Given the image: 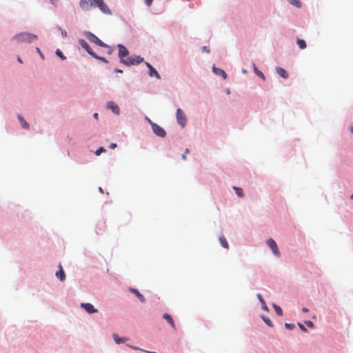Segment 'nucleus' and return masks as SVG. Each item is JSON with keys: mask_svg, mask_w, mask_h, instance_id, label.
I'll return each mask as SVG.
<instances>
[{"mask_svg": "<svg viewBox=\"0 0 353 353\" xmlns=\"http://www.w3.org/2000/svg\"><path fill=\"white\" fill-rule=\"evenodd\" d=\"M59 270L56 272V276L62 281L65 279V273L61 263L59 264Z\"/></svg>", "mask_w": 353, "mask_h": 353, "instance_id": "obj_13", "label": "nucleus"}, {"mask_svg": "<svg viewBox=\"0 0 353 353\" xmlns=\"http://www.w3.org/2000/svg\"><path fill=\"white\" fill-rule=\"evenodd\" d=\"M99 192H101V193H103V189H102L101 187H99Z\"/></svg>", "mask_w": 353, "mask_h": 353, "instance_id": "obj_43", "label": "nucleus"}, {"mask_svg": "<svg viewBox=\"0 0 353 353\" xmlns=\"http://www.w3.org/2000/svg\"><path fill=\"white\" fill-rule=\"evenodd\" d=\"M263 319L264 321V322L269 326V327H272L273 325L270 321V319L269 318H267V317H263Z\"/></svg>", "mask_w": 353, "mask_h": 353, "instance_id": "obj_27", "label": "nucleus"}, {"mask_svg": "<svg viewBox=\"0 0 353 353\" xmlns=\"http://www.w3.org/2000/svg\"><path fill=\"white\" fill-rule=\"evenodd\" d=\"M267 245L270 247V248L272 250V252L276 256H280L281 254L278 249L277 245L276 242L272 239H269L266 241Z\"/></svg>", "mask_w": 353, "mask_h": 353, "instance_id": "obj_7", "label": "nucleus"}, {"mask_svg": "<svg viewBox=\"0 0 353 353\" xmlns=\"http://www.w3.org/2000/svg\"><path fill=\"white\" fill-rule=\"evenodd\" d=\"M117 46L119 48L118 56L120 59V61L126 66L137 65L143 61V58L140 56L127 57L129 54L128 50L121 44H119Z\"/></svg>", "mask_w": 353, "mask_h": 353, "instance_id": "obj_1", "label": "nucleus"}, {"mask_svg": "<svg viewBox=\"0 0 353 353\" xmlns=\"http://www.w3.org/2000/svg\"><path fill=\"white\" fill-rule=\"evenodd\" d=\"M219 241H220L221 245L223 248H228V247H229L228 243L223 236H221L219 237Z\"/></svg>", "mask_w": 353, "mask_h": 353, "instance_id": "obj_19", "label": "nucleus"}, {"mask_svg": "<svg viewBox=\"0 0 353 353\" xmlns=\"http://www.w3.org/2000/svg\"><path fill=\"white\" fill-rule=\"evenodd\" d=\"M79 5L83 10H90L92 8H99L104 14H112L111 10L103 0H81Z\"/></svg>", "mask_w": 353, "mask_h": 353, "instance_id": "obj_2", "label": "nucleus"}, {"mask_svg": "<svg viewBox=\"0 0 353 353\" xmlns=\"http://www.w3.org/2000/svg\"><path fill=\"white\" fill-rule=\"evenodd\" d=\"M146 65L149 69V75L150 77H155L157 79H160V75L158 72L149 63H146Z\"/></svg>", "mask_w": 353, "mask_h": 353, "instance_id": "obj_10", "label": "nucleus"}, {"mask_svg": "<svg viewBox=\"0 0 353 353\" xmlns=\"http://www.w3.org/2000/svg\"><path fill=\"white\" fill-rule=\"evenodd\" d=\"M117 147V144L114 143H112L110 144V148L112 149H114Z\"/></svg>", "mask_w": 353, "mask_h": 353, "instance_id": "obj_38", "label": "nucleus"}, {"mask_svg": "<svg viewBox=\"0 0 353 353\" xmlns=\"http://www.w3.org/2000/svg\"><path fill=\"white\" fill-rule=\"evenodd\" d=\"M80 46L86 50V52L90 54L91 56H95V53L92 51V48L90 47L89 44L83 39H80L79 41Z\"/></svg>", "mask_w": 353, "mask_h": 353, "instance_id": "obj_8", "label": "nucleus"}, {"mask_svg": "<svg viewBox=\"0 0 353 353\" xmlns=\"http://www.w3.org/2000/svg\"><path fill=\"white\" fill-rule=\"evenodd\" d=\"M112 337L117 344H120L121 343H124L125 341H126V339L120 338L117 334H113Z\"/></svg>", "mask_w": 353, "mask_h": 353, "instance_id": "obj_17", "label": "nucleus"}, {"mask_svg": "<svg viewBox=\"0 0 353 353\" xmlns=\"http://www.w3.org/2000/svg\"><path fill=\"white\" fill-rule=\"evenodd\" d=\"M276 70L277 74L282 78L287 79L288 77V74L283 68L278 67L276 68Z\"/></svg>", "mask_w": 353, "mask_h": 353, "instance_id": "obj_15", "label": "nucleus"}, {"mask_svg": "<svg viewBox=\"0 0 353 353\" xmlns=\"http://www.w3.org/2000/svg\"><path fill=\"white\" fill-rule=\"evenodd\" d=\"M273 307H274L275 312L276 313L277 315L281 316H283V311L279 306H278L276 304H273Z\"/></svg>", "mask_w": 353, "mask_h": 353, "instance_id": "obj_21", "label": "nucleus"}, {"mask_svg": "<svg viewBox=\"0 0 353 353\" xmlns=\"http://www.w3.org/2000/svg\"><path fill=\"white\" fill-rule=\"evenodd\" d=\"M36 50H37V52H38V54H40L41 57L42 59H44V57H43V55L42 52H41V50H40L39 48H36Z\"/></svg>", "mask_w": 353, "mask_h": 353, "instance_id": "obj_32", "label": "nucleus"}, {"mask_svg": "<svg viewBox=\"0 0 353 353\" xmlns=\"http://www.w3.org/2000/svg\"><path fill=\"white\" fill-rule=\"evenodd\" d=\"M108 108L111 109L112 111L116 114H119V106L115 104L114 102L112 101H110L108 103Z\"/></svg>", "mask_w": 353, "mask_h": 353, "instance_id": "obj_12", "label": "nucleus"}, {"mask_svg": "<svg viewBox=\"0 0 353 353\" xmlns=\"http://www.w3.org/2000/svg\"><path fill=\"white\" fill-rule=\"evenodd\" d=\"M163 318L170 324L173 330H176L175 324L172 317L167 313L163 314Z\"/></svg>", "mask_w": 353, "mask_h": 353, "instance_id": "obj_11", "label": "nucleus"}, {"mask_svg": "<svg viewBox=\"0 0 353 353\" xmlns=\"http://www.w3.org/2000/svg\"><path fill=\"white\" fill-rule=\"evenodd\" d=\"M56 54L62 60H65L66 59V57L63 55V54L62 53V52L59 50V49H57L56 50Z\"/></svg>", "mask_w": 353, "mask_h": 353, "instance_id": "obj_25", "label": "nucleus"}, {"mask_svg": "<svg viewBox=\"0 0 353 353\" xmlns=\"http://www.w3.org/2000/svg\"><path fill=\"white\" fill-rule=\"evenodd\" d=\"M213 70L216 74L222 76L224 79L227 78V74L224 70L219 68H216L215 67H213Z\"/></svg>", "mask_w": 353, "mask_h": 353, "instance_id": "obj_16", "label": "nucleus"}, {"mask_svg": "<svg viewBox=\"0 0 353 353\" xmlns=\"http://www.w3.org/2000/svg\"><path fill=\"white\" fill-rule=\"evenodd\" d=\"M202 50H203V52H208V53L210 52L209 49L206 46H203L202 48Z\"/></svg>", "mask_w": 353, "mask_h": 353, "instance_id": "obj_36", "label": "nucleus"}, {"mask_svg": "<svg viewBox=\"0 0 353 353\" xmlns=\"http://www.w3.org/2000/svg\"><path fill=\"white\" fill-rule=\"evenodd\" d=\"M130 292L136 295V296L139 299V301L142 303L145 301L144 296L138 291V290L134 288H131Z\"/></svg>", "mask_w": 353, "mask_h": 353, "instance_id": "obj_14", "label": "nucleus"}, {"mask_svg": "<svg viewBox=\"0 0 353 353\" xmlns=\"http://www.w3.org/2000/svg\"><path fill=\"white\" fill-rule=\"evenodd\" d=\"M81 307L82 308L85 309V310L88 313H89V314H92V313H95V312H97V309H95V308L94 307V306H93L92 304L88 303H82L81 304Z\"/></svg>", "mask_w": 353, "mask_h": 353, "instance_id": "obj_9", "label": "nucleus"}, {"mask_svg": "<svg viewBox=\"0 0 353 353\" xmlns=\"http://www.w3.org/2000/svg\"><path fill=\"white\" fill-rule=\"evenodd\" d=\"M105 151V148H103V147H100L96 151H95V154L97 156H99L100 155L102 152H104Z\"/></svg>", "mask_w": 353, "mask_h": 353, "instance_id": "obj_26", "label": "nucleus"}, {"mask_svg": "<svg viewBox=\"0 0 353 353\" xmlns=\"http://www.w3.org/2000/svg\"><path fill=\"white\" fill-rule=\"evenodd\" d=\"M261 307H262V309L265 310V311H268V307L265 303V301H262L261 303Z\"/></svg>", "mask_w": 353, "mask_h": 353, "instance_id": "obj_30", "label": "nucleus"}, {"mask_svg": "<svg viewBox=\"0 0 353 353\" xmlns=\"http://www.w3.org/2000/svg\"><path fill=\"white\" fill-rule=\"evenodd\" d=\"M300 329L303 332H307V329L301 323H299Z\"/></svg>", "mask_w": 353, "mask_h": 353, "instance_id": "obj_33", "label": "nucleus"}, {"mask_svg": "<svg viewBox=\"0 0 353 353\" xmlns=\"http://www.w3.org/2000/svg\"><path fill=\"white\" fill-rule=\"evenodd\" d=\"M61 34L63 37H65L67 36V32L65 30H61Z\"/></svg>", "mask_w": 353, "mask_h": 353, "instance_id": "obj_37", "label": "nucleus"}, {"mask_svg": "<svg viewBox=\"0 0 353 353\" xmlns=\"http://www.w3.org/2000/svg\"><path fill=\"white\" fill-rule=\"evenodd\" d=\"M254 70L258 77H261L263 80H265V76L261 71L259 70L256 67H254Z\"/></svg>", "mask_w": 353, "mask_h": 353, "instance_id": "obj_24", "label": "nucleus"}, {"mask_svg": "<svg viewBox=\"0 0 353 353\" xmlns=\"http://www.w3.org/2000/svg\"><path fill=\"white\" fill-rule=\"evenodd\" d=\"M296 43L301 49H305L307 46L305 41L299 38L296 39Z\"/></svg>", "mask_w": 353, "mask_h": 353, "instance_id": "obj_18", "label": "nucleus"}, {"mask_svg": "<svg viewBox=\"0 0 353 353\" xmlns=\"http://www.w3.org/2000/svg\"><path fill=\"white\" fill-rule=\"evenodd\" d=\"M93 57L97 59H99L105 63H108V61L104 58V57H99L97 56L96 54H95V56H93Z\"/></svg>", "mask_w": 353, "mask_h": 353, "instance_id": "obj_29", "label": "nucleus"}, {"mask_svg": "<svg viewBox=\"0 0 353 353\" xmlns=\"http://www.w3.org/2000/svg\"><path fill=\"white\" fill-rule=\"evenodd\" d=\"M144 1H145V4L148 6H150V5L152 4L153 0H144Z\"/></svg>", "mask_w": 353, "mask_h": 353, "instance_id": "obj_34", "label": "nucleus"}, {"mask_svg": "<svg viewBox=\"0 0 353 353\" xmlns=\"http://www.w3.org/2000/svg\"><path fill=\"white\" fill-rule=\"evenodd\" d=\"M115 71H116L117 72H119V73H122V72H123V70H118V69H117Z\"/></svg>", "mask_w": 353, "mask_h": 353, "instance_id": "obj_41", "label": "nucleus"}, {"mask_svg": "<svg viewBox=\"0 0 353 353\" xmlns=\"http://www.w3.org/2000/svg\"><path fill=\"white\" fill-rule=\"evenodd\" d=\"M234 189L235 190V192L236 194L239 196V197H243V189L241 188H238V187H234Z\"/></svg>", "mask_w": 353, "mask_h": 353, "instance_id": "obj_22", "label": "nucleus"}, {"mask_svg": "<svg viewBox=\"0 0 353 353\" xmlns=\"http://www.w3.org/2000/svg\"><path fill=\"white\" fill-rule=\"evenodd\" d=\"M18 119L23 128H29V124L24 120V119L21 116H18Z\"/></svg>", "mask_w": 353, "mask_h": 353, "instance_id": "obj_20", "label": "nucleus"}, {"mask_svg": "<svg viewBox=\"0 0 353 353\" xmlns=\"http://www.w3.org/2000/svg\"><path fill=\"white\" fill-rule=\"evenodd\" d=\"M87 39L91 41L92 43H94L97 44V46H99L101 47L106 48L108 47V45L104 43L102 41H101L96 35L91 32H88L86 34Z\"/></svg>", "mask_w": 353, "mask_h": 353, "instance_id": "obj_6", "label": "nucleus"}, {"mask_svg": "<svg viewBox=\"0 0 353 353\" xmlns=\"http://www.w3.org/2000/svg\"><path fill=\"white\" fill-rule=\"evenodd\" d=\"M285 328H287V329L292 330V329H294V327H295V326H294V324H291V323H285Z\"/></svg>", "mask_w": 353, "mask_h": 353, "instance_id": "obj_28", "label": "nucleus"}, {"mask_svg": "<svg viewBox=\"0 0 353 353\" xmlns=\"http://www.w3.org/2000/svg\"><path fill=\"white\" fill-rule=\"evenodd\" d=\"M182 159H183V160H185V159H186V156H185V154H183L182 155Z\"/></svg>", "mask_w": 353, "mask_h": 353, "instance_id": "obj_42", "label": "nucleus"}, {"mask_svg": "<svg viewBox=\"0 0 353 353\" xmlns=\"http://www.w3.org/2000/svg\"><path fill=\"white\" fill-rule=\"evenodd\" d=\"M93 117H94V119H98V117H99L98 113H94Z\"/></svg>", "mask_w": 353, "mask_h": 353, "instance_id": "obj_40", "label": "nucleus"}, {"mask_svg": "<svg viewBox=\"0 0 353 353\" xmlns=\"http://www.w3.org/2000/svg\"><path fill=\"white\" fill-rule=\"evenodd\" d=\"M177 123L182 127H185L187 123V118L181 109L178 108L176 112Z\"/></svg>", "mask_w": 353, "mask_h": 353, "instance_id": "obj_4", "label": "nucleus"}, {"mask_svg": "<svg viewBox=\"0 0 353 353\" xmlns=\"http://www.w3.org/2000/svg\"><path fill=\"white\" fill-rule=\"evenodd\" d=\"M18 61H19L20 63H21V62H22V61H21V59H20L19 57L18 58Z\"/></svg>", "mask_w": 353, "mask_h": 353, "instance_id": "obj_46", "label": "nucleus"}, {"mask_svg": "<svg viewBox=\"0 0 353 353\" xmlns=\"http://www.w3.org/2000/svg\"><path fill=\"white\" fill-rule=\"evenodd\" d=\"M257 297H258V299H259V301L261 302V303H262V301H265L263 300V299L262 296H261L260 294H257Z\"/></svg>", "mask_w": 353, "mask_h": 353, "instance_id": "obj_35", "label": "nucleus"}, {"mask_svg": "<svg viewBox=\"0 0 353 353\" xmlns=\"http://www.w3.org/2000/svg\"><path fill=\"white\" fill-rule=\"evenodd\" d=\"M350 131H351V132L353 134V126H352V127L350 128Z\"/></svg>", "mask_w": 353, "mask_h": 353, "instance_id": "obj_44", "label": "nucleus"}, {"mask_svg": "<svg viewBox=\"0 0 353 353\" xmlns=\"http://www.w3.org/2000/svg\"><path fill=\"white\" fill-rule=\"evenodd\" d=\"M302 311H303V312H307L309 310H308V309H307V308H306V307H303V308H302Z\"/></svg>", "mask_w": 353, "mask_h": 353, "instance_id": "obj_39", "label": "nucleus"}, {"mask_svg": "<svg viewBox=\"0 0 353 353\" xmlns=\"http://www.w3.org/2000/svg\"><path fill=\"white\" fill-rule=\"evenodd\" d=\"M17 43H32L37 39V36L28 32H22L15 35L13 38Z\"/></svg>", "mask_w": 353, "mask_h": 353, "instance_id": "obj_3", "label": "nucleus"}, {"mask_svg": "<svg viewBox=\"0 0 353 353\" xmlns=\"http://www.w3.org/2000/svg\"><path fill=\"white\" fill-rule=\"evenodd\" d=\"M148 121L151 124L152 130L156 135L161 137H165L166 132L164 130V129L163 128H161V126H159V125H157L154 123H152L149 119H148Z\"/></svg>", "mask_w": 353, "mask_h": 353, "instance_id": "obj_5", "label": "nucleus"}, {"mask_svg": "<svg viewBox=\"0 0 353 353\" xmlns=\"http://www.w3.org/2000/svg\"><path fill=\"white\" fill-rule=\"evenodd\" d=\"M305 324L307 325V326L311 328H313L314 326V323L310 321H305Z\"/></svg>", "mask_w": 353, "mask_h": 353, "instance_id": "obj_31", "label": "nucleus"}, {"mask_svg": "<svg viewBox=\"0 0 353 353\" xmlns=\"http://www.w3.org/2000/svg\"><path fill=\"white\" fill-rule=\"evenodd\" d=\"M289 3L293 6H295L297 8H300L301 6V3L299 0H288Z\"/></svg>", "mask_w": 353, "mask_h": 353, "instance_id": "obj_23", "label": "nucleus"}, {"mask_svg": "<svg viewBox=\"0 0 353 353\" xmlns=\"http://www.w3.org/2000/svg\"><path fill=\"white\" fill-rule=\"evenodd\" d=\"M185 153H189V150L188 148L185 150Z\"/></svg>", "mask_w": 353, "mask_h": 353, "instance_id": "obj_45", "label": "nucleus"}, {"mask_svg": "<svg viewBox=\"0 0 353 353\" xmlns=\"http://www.w3.org/2000/svg\"><path fill=\"white\" fill-rule=\"evenodd\" d=\"M350 199H353V194L350 196Z\"/></svg>", "mask_w": 353, "mask_h": 353, "instance_id": "obj_47", "label": "nucleus"}]
</instances>
